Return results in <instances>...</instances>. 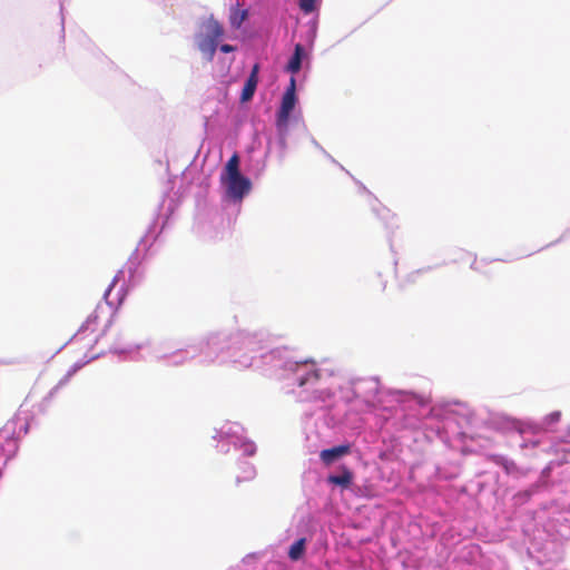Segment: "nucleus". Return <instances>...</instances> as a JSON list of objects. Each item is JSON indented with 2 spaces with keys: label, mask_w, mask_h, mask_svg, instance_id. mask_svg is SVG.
<instances>
[{
  "label": "nucleus",
  "mask_w": 570,
  "mask_h": 570,
  "mask_svg": "<svg viewBox=\"0 0 570 570\" xmlns=\"http://www.w3.org/2000/svg\"><path fill=\"white\" fill-rule=\"evenodd\" d=\"M112 316L114 314L108 306L104 304L97 305L75 335V340L78 342L87 341L91 346L100 340H106L110 344L115 343L118 333H110Z\"/></svg>",
  "instance_id": "obj_1"
},
{
  "label": "nucleus",
  "mask_w": 570,
  "mask_h": 570,
  "mask_svg": "<svg viewBox=\"0 0 570 570\" xmlns=\"http://www.w3.org/2000/svg\"><path fill=\"white\" fill-rule=\"evenodd\" d=\"M204 27L206 33L200 37L198 48L210 61L214 58L219 39L224 36V28L213 18L206 20Z\"/></svg>",
  "instance_id": "obj_2"
},
{
  "label": "nucleus",
  "mask_w": 570,
  "mask_h": 570,
  "mask_svg": "<svg viewBox=\"0 0 570 570\" xmlns=\"http://www.w3.org/2000/svg\"><path fill=\"white\" fill-rule=\"evenodd\" d=\"M296 104L295 79L292 77L289 87L283 95L281 107L277 111L276 125L278 128H285L288 124L289 116Z\"/></svg>",
  "instance_id": "obj_3"
},
{
  "label": "nucleus",
  "mask_w": 570,
  "mask_h": 570,
  "mask_svg": "<svg viewBox=\"0 0 570 570\" xmlns=\"http://www.w3.org/2000/svg\"><path fill=\"white\" fill-rule=\"evenodd\" d=\"M226 185L227 194L235 199H242L250 189V181L242 174L223 180Z\"/></svg>",
  "instance_id": "obj_4"
},
{
  "label": "nucleus",
  "mask_w": 570,
  "mask_h": 570,
  "mask_svg": "<svg viewBox=\"0 0 570 570\" xmlns=\"http://www.w3.org/2000/svg\"><path fill=\"white\" fill-rule=\"evenodd\" d=\"M350 444H342L331 449L322 450L320 453V458L325 465H331L342 456L350 454Z\"/></svg>",
  "instance_id": "obj_5"
},
{
  "label": "nucleus",
  "mask_w": 570,
  "mask_h": 570,
  "mask_svg": "<svg viewBox=\"0 0 570 570\" xmlns=\"http://www.w3.org/2000/svg\"><path fill=\"white\" fill-rule=\"evenodd\" d=\"M341 474L328 475L327 482L347 489L353 483V472L346 466H340Z\"/></svg>",
  "instance_id": "obj_6"
},
{
  "label": "nucleus",
  "mask_w": 570,
  "mask_h": 570,
  "mask_svg": "<svg viewBox=\"0 0 570 570\" xmlns=\"http://www.w3.org/2000/svg\"><path fill=\"white\" fill-rule=\"evenodd\" d=\"M304 56V47L301 43H297L294 48V53L287 63V71L292 73H297L302 67V58Z\"/></svg>",
  "instance_id": "obj_7"
},
{
  "label": "nucleus",
  "mask_w": 570,
  "mask_h": 570,
  "mask_svg": "<svg viewBox=\"0 0 570 570\" xmlns=\"http://www.w3.org/2000/svg\"><path fill=\"white\" fill-rule=\"evenodd\" d=\"M239 157L237 154H234L227 161L225 166L224 174L222 175V181L230 178L233 176L239 175Z\"/></svg>",
  "instance_id": "obj_8"
},
{
  "label": "nucleus",
  "mask_w": 570,
  "mask_h": 570,
  "mask_svg": "<svg viewBox=\"0 0 570 570\" xmlns=\"http://www.w3.org/2000/svg\"><path fill=\"white\" fill-rule=\"evenodd\" d=\"M302 367L307 368V372H306L305 375L297 376L296 380H297L299 386L305 385L307 382H309L312 380L313 381H317L318 380L320 374H318V371L314 368V364L313 363L304 362L302 364Z\"/></svg>",
  "instance_id": "obj_9"
},
{
  "label": "nucleus",
  "mask_w": 570,
  "mask_h": 570,
  "mask_svg": "<svg viewBox=\"0 0 570 570\" xmlns=\"http://www.w3.org/2000/svg\"><path fill=\"white\" fill-rule=\"evenodd\" d=\"M257 83H258V81L255 80L254 77L247 78L245 86L242 90V95H240V100L243 102L248 101L253 98L256 87H257Z\"/></svg>",
  "instance_id": "obj_10"
},
{
  "label": "nucleus",
  "mask_w": 570,
  "mask_h": 570,
  "mask_svg": "<svg viewBox=\"0 0 570 570\" xmlns=\"http://www.w3.org/2000/svg\"><path fill=\"white\" fill-rule=\"evenodd\" d=\"M247 10L233 9L229 16V23L233 28L238 29L242 23L247 19Z\"/></svg>",
  "instance_id": "obj_11"
},
{
  "label": "nucleus",
  "mask_w": 570,
  "mask_h": 570,
  "mask_svg": "<svg viewBox=\"0 0 570 570\" xmlns=\"http://www.w3.org/2000/svg\"><path fill=\"white\" fill-rule=\"evenodd\" d=\"M305 551V539L302 538L295 541L288 551V557L291 560L296 561L299 560Z\"/></svg>",
  "instance_id": "obj_12"
},
{
  "label": "nucleus",
  "mask_w": 570,
  "mask_h": 570,
  "mask_svg": "<svg viewBox=\"0 0 570 570\" xmlns=\"http://www.w3.org/2000/svg\"><path fill=\"white\" fill-rule=\"evenodd\" d=\"M298 6L305 13H311L315 10L316 0H299Z\"/></svg>",
  "instance_id": "obj_13"
},
{
  "label": "nucleus",
  "mask_w": 570,
  "mask_h": 570,
  "mask_svg": "<svg viewBox=\"0 0 570 570\" xmlns=\"http://www.w3.org/2000/svg\"><path fill=\"white\" fill-rule=\"evenodd\" d=\"M560 419H561V412L554 411L546 416L543 424L547 428H549V426L558 423L560 421Z\"/></svg>",
  "instance_id": "obj_14"
},
{
  "label": "nucleus",
  "mask_w": 570,
  "mask_h": 570,
  "mask_svg": "<svg viewBox=\"0 0 570 570\" xmlns=\"http://www.w3.org/2000/svg\"><path fill=\"white\" fill-rule=\"evenodd\" d=\"M258 72H259V65L255 63L253 66L252 71L248 77H254V79L258 81Z\"/></svg>",
  "instance_id": "obj_15"
},
{
  "label": "nucleus",
  "mask_w": 570,
  "mask_h": 570,
  "mask_svg": "<svg viewBox=\"0 0 570 570\" xmlns=\"http://www.w3.org/2000/svg\"><path fill=\"white\" fill-rule=\"evenodd\" d=\"M235 50V47H233L232 45H222L220 46V51L225 52V53H228V52H233Z\"/></svg>",
  "instance_id": "obj_16"
},
{
  "label": "nucleus",
  "mask_w": 570,
  "mask_h": 570,
  "mask_svg": "<svg viewBox=\"0 0 570 570\" xmlns=\"http://www.w3.org/2000/svg\"><path fill=\"white\" fill-rule=\"evenodd\" d=\"M515 428H517V430H518L520 433H525V432H527V430L529 429L528 426H525V425H524V424H522V423H517V424H515Z\"/></svg>",
  "instance_id": "obj_17"
}]
</instances>
